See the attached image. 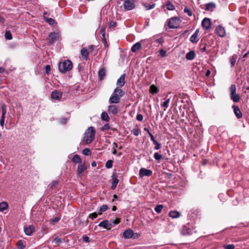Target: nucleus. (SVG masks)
I'll use <instances>...</instances> for the list:
<instances>
[{"label":"nucleus","mask_w":249,"mask_h":249,"mask_svg":"<svg viewBox=\"0 0 249 249\" xmlns=\"http://www.w3.org/2000/svg\"><path fill=\"white\" fill-rule=\"evenodd\" d=\"M124 92L119 87L115 88L110 97L108 102L110 104H118L121 98L124 95Z\"/></svg>","instance_id":"f257e3e1"},{"label":"nucleus","mask_w":249,"mask_h":249,"mask_svg":"<svg viewBox=\"0 0 249 249\" xmlns=\"http://www.w3.org/2000/svg\"><path fill=\"white\" fill-rule=\"evenodd\" d=\"M95 131L92 126L89 127L84 134V140L87 143L92 142L95 138Z\"/></svg>","instance_id":"f03ea898"},{"label":"nucleus","mask_w":249,"mask_h":249,"mask_svg":"<svg viewBox=\"0 0 249 249\" xmlns=\"http://www.w3.org/2000/svg\"><path fill=\"white\" fill-rule=\"evenodd\" d=\"M72 67V63L71 61L69 60H66L63 62L59 63L58 65L59 71L62 73H65L71 71Z\"/></svg>","instance_id":"7ed1b4c3"},{"label":"nucleus","mask_w":249,"mask_h":249,"mask_svg":"<svg viewBox=\"0 0 249 249\" xmlns=\"http://www.w3.org/2000/svg\"><path fill=\"white\" fill-rule=\"evenodd\" d=\"M123 237L125 239H135L139 237V234L138 233H135L132 230L128 229L123 232Z\"/></svg>","instance_id":"20e7f679"},{"label":"nucleus","mask_w":249,"mask_h":249,"mask_svg":"<svg viewBox=\"0 0 249 249\" xmlns=\"http://www.w3.org/2000/svg\"><path fill=\"white\" fill-rule=\"evenodd\" d=\"M59 38V34L58 33L52 32L49 35L48 38V45L53 44L55 42L57 41Z\"/></svg>","instance_id":"39448f33"},{"label":"nucleus","mask_w":249,"mask_h":249,"mask_svg":"<svg viewBox=\"0 0 249 249\" xmlns=\"http://www.w3.org/2000/svg\"><path fill=\"white\" fill-rule=\"evenodd\" d=\"M123 7L124 11L132 10L135 7L134 0H125L123 3Z\"/></svg>","instance_id":"423d86ee"},{"label":"nucleus","mask_w":249,"mask_h":249,"mask_svg":"<svg viewBox=\"0 0 249 249\" xmlns=\"http://www.w3.org/2000/svg\"><path fill=\"white\" fill-rule=\"evenodd\" d=\"M179 19L177 17H173L169 19L168 26L170 29H174L177 28L178 25Z\"/></svg>","instance_id":"0eeeda50"},{"label":"nucleus","mask_w":249,"mask_h":249,"mask_svg":"<svg viewBox=\"0 0 249 249\" xmlns=\"http://www.w3.org/2000/svg\"><path fill=\"white\" fill-rule=\"evenodd\" d=\"M152 175V171L151 170L144 168L140 169L139 171V177L142 178L144 176L150 177Z\"/></svg>","instance_id":"6e6552de"},{"label":"nucleus","mask_w":249,"mask_h":249,"mask_svg":"<svg viewBox=\"0 0 249 249\" xmlns=\"http://www.w3.org/2000/svg\"><path fill=\"white\" fill-rule=\"evenodd\" d=\"M98 226L100 227H103L107 230H110L111 228L113 227V224H111L110 221L105 220L101 222L98 224Z\"/></svg>","instance_id":"1a4fd4ad"},{"label":"nucleus","mask_w":249,"mask_h":249,"mask_svg":"<svg viewBox=\"0 0 249 249\" xmlns=\"http://www.w3.org/2000/svg\"><path fill=\"white\" fill-rule=\"evenodd\" d=\"M202 27L204 30H208L211 26V21L210 18H205L202 21Z\"/></svg>","instance_id":"9d476101"},{"label":"nucleus","mask_w":249,"mask_h":249,"mask_svg":"<svg viewBox=\"0 0 249 249\" xmlns=\"http://www.w3.org/2000/svg\"><path fill=\"white\" fill-rule=\"evenodd\" d=\"M24 231L27 235L30 236L35 231V228L34 226L31 225L27 227H24Z\"/></svg>","instance_id":"9b49d317"},{"label":"nucleus","mask_w":249,"mask_h":249,"mask_svg":"<svg viewBox=\"0 0 249 249\" xmlns=\"http://www.w3.org/2000/svg\"><path fill=\"white\" fill-rule=\"evenodd\" d=\"M63 93L57 90H54L51 93V97L52 99L59 100L62 96Z\"/></svg>","instance_id":"f8f14e48"},{"label":"nucleus","mask_w":249,"mask_h":249,"mask_svg":"<svg viewBox=\"0 0 249 249\" xmlns=\"http://www.w3.org/2000/svg\"><path fill=\"white\" fill-rule=\"evenodd\" d=\"M107 111L109 114L116 115L118 112V107L116 105H109L108 107Z\"/></svg>","instance_id":"ddd939ff"},{"label":"nucleus","mask_w":249,"mask_h":249,"mask_svg":"<svg viewBox=\"0 0 249 249\" xmlns=\"http://www.w3.org/2000/svg\"><path fill=\"white\" fill-rule=\"evenodd\" d=\"M217 34L220 37H224L226 36V32L224 28L221 25L218 26L216 28Z\"/></svg>","instance_id":"4468645a"},{"label":"nucleus","mask_w":249,"mask_h":249,"mask_svg":"<svg viewBox=\"0 0 249 249\" xmlns=\"http://www.w3.org/2000/svg\"><path fill=\"white\" fill-rule=\"evenodd\" d=\"M125 74H123L121 75L120 77L118 79L117 81L116 85L118 86V87H122L124 85L125 83Z\"/></svg>","instance_id":"2eb2a0df"},{"label":"nucleus","mask_w":249,"mask_h":249,"mask_svg":"<svg viewBox=\"0 0 249 249\" xmlns=\"http://www.w3.org/2000/svg\"><path fill=\"white\" fill-rule=\"evenodd\" d=\"M87 169V167L85 165V163H80L78 165L77 169V174L78 175H80L83 172H84Z\"/></svg>","instance_id":"dca6fc26"},{"label":"nucleus","mask_w":249,"mask_h":249,"mask_svg":"<svg viewBox=\"0 0 249 249\" xmlns=\"http://www.w3.org/2000/svg\"><path fill=\"white\" fill-rule=\"evenodd\" d=\"M81 54L84 59L87 60L89 58V52L86 48H83L81 50Z\"/></svg>","instance_id":"f3484780"},{"label":"nucleus","mask_w":249,"mask_h":249,"mask_svg":"<svg viewBox=\"0 0 249 249\" xmlns=\"http://www.w3.org/2000/svg\"><path fill=\"white\" fill-rule=\"evenodd\" d=\"M199 29H196L194 34L191 36L190 40L193 43H196L198 41L197 36L199 33Z\"/></svg>","instance_id":"a211bd4d"},{"label":"nucleus","mask_w":249,"mask_h":249,"mask_svg":"<svg viewBox=\"0 0 249 249\" xmlns=\"http://www.w3.org/2000/svg\"><path fill=\"white\" fill-rule=\"evenodd\" d=\"M232 107L233 108L234 114L237 118L238 119L241 118L242 116V114L238 107L234 105Z\"/></svg>","instance_id":"6ab92c4d"},{"label":"nucleus","mask_w":249,"mask_h":249,"mask_svg":"<svg viewBox=\"0 0 249 249\" xmlns=\"http://www.w3.org/2000/svg\"><path fill=\"white\" fill-rule=\"evenodd\" d=\"M106 71L105 68H102L98 71V77L100 80H103L106 75Z\"/></svg>","instance_id":"aec40b11"},{"label":"nucleus","mask_w":249,"mask_h":249,"mask_svg":"<svg viewBox=\"0 0 249 249\" xmlns=\"http://www.w3.org/2000/svg\"><path fill=\"white\" fill-rule=\"evenodd\" d=\"M191 232V230L188 227V226L185 225L183 226L181 230V233L184 235H189Z\"/></svg>","instance_id":"412c9836"},{"label":"nucleus","mask_w":249,"mask_h":249,"mask_svg":"<svg viewBox=\"0 0 249 249\" xmlns=\"http://www.w3.org/2000/svg\"><path fill=\"white\" fill-rule=\"evenodd\" d=\"M196 54L194 51H191L186 54V58L188 60H192L195 57Z\"/></svg>","instance_id":"4be33fe9"},{"label":"nucleus","mask_w":249,"mask_h":249,"mask_svg":"<svg viewBox=\"0 0 249 249\" xmlns=\"http://www.w3.org/2000/svg\"><path fill=\"white\" fill-rule=\"evenodd\" d=\"M142 47V44L140 42H138L134 44L131 48V51L132 52H136L139 50Z\"/></svg>","instance_id":"5701e85b"},{"label":"nucleus","mask_w":249,"mask_h":249,"mask_svg":"<svg viewBox=\"0 0 249 249\" xmlns=\"http://www.w3.org/2000/svg\"><path fill=\"white\" fill-rule=\"evenodd\" d=\"M112 178L113 179V180L112 182V185L111 186V189L114 190L116 188V187L119 182V180L117 178V177L115 176V175L112 176Z\"/></svg>","instance_id":"b1692460"},{"label":"nucleus","mask_w":249,"mask_h":249,"mask_svg":"<svg viewBox=\"0 0 249 249\" xmlns=\"http://www.w3.org/2000/svg\"><path fill=\"white\" fill-rule=\"evenodd\" d=\"M169 216L173 218H177L180 216V213L178 211H173L169 213Z\"/></svg>","instance_id":"393cba45"},{"label":"nucleus","mask_w":249,"mask_h":249,"mask_svg":"<svg viewBox=\"0 0 249 249\" xmlns=\"http://www.w3.org/2000/svg\"><path fill=\"white\" fill-rule=\"evenodd\" d=\"M9 207L7 202L3 201L0 203V211L2 212L7 210Z\"/></svg>","instance_id":"a878e982"},{"label":"nucleus","mask_w":249,"mask_h":249,"mask_svg":"<svg viewBox=\"0 0 249 249\" xmlns=\"http://www.w3.org/2000/svg\"><path fill=\"white\" fill-rule=\"evenodd\" d=\"M71 161L75 163H82V160L78 155L73 156Z\"/></svg>","instance_id":"bb28decb"},{"label":"nucleus","mask_w":249,"mask_h":249,"mask_svg":"<svg viewBox=\"0 0 249 249\" xmlns=\"http://www.w3.org/2000/svg\"><path fill=\"white\" fill-rule=\"evenodd\" d=\"M231 98L233 100L234 102H238L240 100V96L238 94L236 93L233 94H231Z\"/></svg>","instance_id":"cd10ccee"},{"label":"nucleus","mask_w":249,"mask_h":249,"mask_svg":"<svg viewBox=\"0 0 249 249\" xmlns=\"http://www.w3.org/2000/svg\"><path fill=\"white\" fill-rule=\"evenodd\" d=\"M205 9L207 11L212 10L213 8L215 7V4L213 2L207 3L205 5Z\"/></svg>","instance_id":"c85d7f7f"},{"label":"nucleus","mask_w":249,"mask_h":249,"mask_svg":"<svg viewBox=\"0 0 249 249\" xmlns=\"http://www.w3.org/2000/svg\"><path fill=\"white\" fill-rule=\"evenodd\" d=\"M108 209V207L107 205H103L102 206L100 207V209L98 211V214L101 215L102 214L103 212H105Z\"/></svg>","instance_id":"c756f323"},{"label":"nucleus","mask_w":249,"mask_h":249,"mask_svg":"<svg viewBox=\"0 0 249 249\" xmlns=\"http://www.w3.org/2000/svg\"><path fill=\"white\" fill-rule=\"evenodd\" d=\"M237 57L238 56L237 54H234L231 56L230 60L231 67H232L234 66Z\"/></svg>","instance_id":"7c9ffc66"},{"label":"nucleus","mask_w":249,"mask_h":249,"mask_svg":"<svg viewBox=\"0 0 249 249\" xmlns=\"http://www.w3.org/2000/svg\"><path fill=\"white\" fill-rule=\"evenodd\" d=\"M150 91L152 94H156L159 91L158 88L154 85H152L150 87Z\"/></svg>","instance_id":"2f4dec72"},{"label":"nucleus","mask_w":249,"mask_h":249,"mask_svg":"<svg viewBox=\"0 0 249 249\" xmlns=\"http://www.w3.org/2000/svg\"><path fill=\"white\" fill-rule=\"evenodd\" d=\"M101 118L103 120L108 122L109 120V117L108 114L106 112H103L101 114Z\"/></svg>","instance_id":"473e14b6"},{"label":"nucleus","mask_w":249,"mask_h":249,"mask_svg":"<svg viewBox=\"0 0 249 249\" xmlns=\"http://www.w3.org/2000/svg\"><path fill=\"white\" fill-rule=\"evenodd\" d=\"M166 8L169 10H173L175 9V6L171 3L170 1H167L166 4Z\"/></svg>","instance_id":"72a5a7b5"},{"label":"nucleus","mask_w":249,"mask_h":249,"mask_svg":"<svg viewBox=\"0 0 249 249\" xmlns=\"http://www.w3.org/2000/svg\"><path fill=\"white\" fill-rule=\"evenodd\" d=\"M5 37L7 40H11L12 39V35L10 31H6L5 33Z\"/></svg>","instance_id":"f704fd0d"},{"label":"nucleus","mask_w":249,"mask_h":249,"mask_svg":"<svg viewBox=\"0 0 249 249\" xmlns=\"http://www.w3.org/2000/svg\"><path fill=\"white\" fill-rule=\"evenodd\" d=\"M163 208V205L161 204L158 205L155 208V211L158 213L161 212L162 209Z\"/></svg>","instance_id":"c9c22d12"},{"label":"nucleus","mask_w":249,"mask_h":249,"mask_svg":"<svg viewBox=\"0 0 249 249\" xmlns=\"http://www.w3.org/2000/svg\"><path fill=\"white\" fill-rule=\"evenodd\" d=\"M58 182L59 181L57 180H54L52 181L48 185L49 189H50L53 188L54 186L57 184Z\"/></svg>","instance_id":"e433bc0d"},{"label":"nucleus","mask_w":249,"mask_h":249,"mask_svg":"<svg viewBox=\"0 0 249 249\" xmlns=\"http://www.w3.org/2000/svg\"><path fill=\"white\" fill-rule=\"evenodd\" d=\"M113 160H108L106 163V167L107 169H110L112 168L113 166Z\"/></svg>","instance_id":"4c0bfd02"},{"label":"nucleus","mask_w":249,"mask_h":249,"mask_svg":"<svg viewBox=\"0 0 249 249\" xmlns=\"http://www.w3.org/2000/svg\"><path fill=\"white\" fill-rule=\"evenodd\" d=\"M44 18L45 20L50 25H53L55 22V20L52 18H48L45 17Z\"/></svg>","instance_id":"58836bf2"},{"label":"nucleus","mask_w":249,"mask_h":249,"mask_svg":"<svg viewBox=\"0 0 249 249\" xmlns=\"http://www.w3.org/2000/svg\"><path fill=\"white\" fill-rule=\"evenodd\" d=\"M17 245L18 249H24L25 247V246L23 244L22 241L21 240L18 241Z\"/></svg>","instance_id":"ea45409f"},{"label":"nucleus","mask_w":249,"mask_h":249,"mask_svg":"<svg viewBox=\"0 0 249 249\" xmlns=\"http://www.w3.org/2000/svg\"><path fill=\"white\" fill-rule=\"evenodd\" d=\"M230 95L233 94V93H236V86L234 84H232L230 88Z\"/></svg>","instance_id":"a19ab883"},{"label":"nucleus","mask_w":249,"mask_h":249,"mask_svg":"<svg viewBox=\"0 0 249 249\" xmlns=\"http://www.w3.org/2000/svg\"><path fill=\"white\" fill-rule=\"evenodd\" d=\"M62 242V239L59 237H55L53 241V243L58 245Z\"/></svg>","instance_id":"79ce46f5"},{"label":"nucleus","mask_w":249,"mask_h":249,"mask_svg":"<svg viewBox=\"0 0 249 249\" xmlns=\"http://www.w3.org/2000/svg\"><path fill=\"white\" fill-rule=\"evenodd\" d=\"M121 222V218H116L115 220H110L111 224H113V227L116 225L119 224Z\"/></svg>","instance_id":"37998d69"},{"label":"nucleus","mask_w":249,"mask_h":249,"mask_svg":"<svg viewBox=\"0 0 249 249\" xmlns=\"http://www.w3.org/2000/svg\"><path fill=\"white\" fill-rule=\"evenodd\" d=\"M154 157L155 160H160L162 159V156L158 152L154 154Z\"/></svg>","instance_id":"c03bdc74"},{"label":"nucleus","mask_w":249,"mask_h":249,"mask_svg":"<svg viewBox=\"0 0 249 249\" xmlns=\"http://www.w3.org/2000/svg\"><path fill=\"white\" fill-rule=\"evenodd\" d=\"M82 153L85 155L88 156L90 154V149L88 148H86L83 150Z\"/></svg>","instance_id":"a18cd8bd"},{"label":"nucleus","mask_w":249,"mask_h":249,"mask_svg":"<svg viewBox=\"0 0 249 249\" xmlns=\"http://www.w3.org/2000/svg\"><path fill=\"white\" fill-rule=\"evenodd\" d=\"M110 128V126L109 124H106L101 127V130H102V131L107 130H109Z\"/></svg>","instance_id":"49530a36"},{"label":"nucleus","mask_w":249,"mask_h":249,"mask_svg":"<svg viewBox=\"0 0 249 249\" xmlns=\"http://www.w3.org/2000/svg\"><path fill=\"white\" fill-rule=\"evenodd\" d=\"M224 249H234L235 246L233 244L226 245L223 246Z\"/></svg>","instance_id":"de8ad7c7"},{"label":"nucleus","mask_w":249,"mask_h":249,"mask_svg":"<svg viewBox=\"0 0 249 249\" xmlns=\"http://www.w3.org/2000/svg\"><path fill=\"white\" fill-rule=\"evenodd\" d=\"M153 143L155 144V146L154 147V149L155 150H159L161 148L160 143L157 141H156V142H154Z\"/></svg>","instance_id":"09e8293b"},{"label":"nucleus","mask_w":249,"mask_h":249,"mask_svg":"<svg viewBox=\"0 0 249 249\" xmlns=\"http://www.w3.org/2000/svg\"><path fill=\"white\" fill-rule=\"evenodd\" d=\"M45 72L47 74L49 75L51 73V67L49 65H47L45 66Z\"/></svg>","instance_id":"8fccbe9b"},{"label":"nucleus","mask_w":249,"mask_h":249,"mask_svg":"<svg viewBox=\"0 0 249 249\" xmlns=\"http://www.w3.org/2000/svg\"><path fill=\"white\" fill-rule=\"evenodd\" d=\"M170 102V99H168L165 101H164L162 104V106L165 108H167L169 106V103Z\"/></svg>","instance_id":"3c124183"},{"label":"nucleus","mask_w":249,"mask_h":249,"mask_svg":"<svg viewBox=\"0 0 249 249\" xmlns=\"http://www.w3.org/2000/svg\"><path fill=\"white\" fill-rule=\"evenodd\" d=\"M67 118L65 117H63L59 119V122L62 124H65L67 123Z\"/></svg>","instance_id":"603ef678"},{"label":"nucleus","mask_w":249,"mask_h":249,"mask_svg":"<svg viewBox=\"0 0 249 249\" xmlns=\"http://www.w3.org/2000/svg\"><path fill=\"white\" fill-rule=\"evenodd\" d=\"M98 213L97 214L96 213H93L89 215V218L94 219L96 218L98 216Z\"/></svg>","instance_id":"864d4df0"},{"label":"nucleus","mask_w":249,"mask_h":249,"mask_svg":"<svg viewBox=\"0 0 249 249\" xmlns=\"http://www.w3.org/2000/svg\"><path fill=\"white\" fill-rule=\"evenodd\" d=\"M184 12L186 13H187L188 15L189 16H191L192 15V13L191 12V10L187 8H185L184 9Z\"/></svg>","instance_id":"5fc2aeb1"},{"label":"nucleus","mask_w":249,"mask_h":249,"mask_svg":"<svg viewBox=\"0 0 249 249\" xmlns=\"http://www.w3.org/2000/svg\"><path fill=\"white\" fill-rule=\"evenodd\" d=\"M1 111H2V114L6 115V105L3 104L1 106Z\"/></svg>","instance_id":"6e6d98bb"},{"label":"nucleus","mask_w":249,"mask_h":249,"mask_svg":"<svg viewBox=\"0 0 249 249\" xmlns=\"http://www.w3.org/2000/svg\"><path fill=\"white\" fill-rule=\"evenodd\" d=\"M140 132V129L138 128L133 129V133L134 135H135L136 136H138L139 135Z\"/></svg>","instance_id":"4d7b16f0"},{"label":"nucleus","mask_w":249,"mask_h":249,"mask_svg":"<svg viewBox=\"0 0 249 249\" xmlns=\"http://www.w3.org/2000/svg\"><path fill=\"white\" fill-rule=\"evenodd\" d=\"M83 240L86 243H88L90 241L89 238L87 235H84L82 237Z\"/></svg>","instance_id":"13d9d810"},{"label":"nucleus","mask_w":249,"mask_h":249,"mask_svg":"<svg viewBox=\"0 0 249 249\" xmlns=\"http://www.w3.org/2000/svg\"><path fill=\"white\" fill-rule=\"evenodd\" d=\"M160 54L162 57H164L166 55V52L163 49L160 50Z\"/></svg>","instance_id":"bf43d9fd"},{"label":"nucleus","mask_w":249,"mask_h":249,"mask_svg":"<svg viewBox=\"0 0 249 249\" xmlns=\"http://www.w3.org/2000/svg\"><path fill=\"white\" fill-rule=\"evenodd\" d=\"M155 4H153L152 5L149 4L147 5H145V8H146V10H150V9L154 8L155 7Z\"/></svg>","instance_id":"052dcab7"},{"label":"nucleus","mask_w":249,"mask_h":249,"mask_svg":"<svg viewBox=\"0 0 249 249\" xmlns=\"http://www.w3.org/2000/svg\"><path fill=\"white\" fill-rule=\"evenodd\" d=\"M143 116L141 114H139L136 116V119L139 121H142L143 120Z\"/></svg>","instance_id":"680f3d73"},{"label":"nucleus","mask_w":249,"mask_h":249,"mask_svg":"<svg viewBox=\"0 0 249 249\" xmlns=\"http://www.w3.org/2000/svg\"><path fill=\"white\" fill-rule=\"evenodd\" d=\"M203 45H200V51L203 53V52H204L206 51V44H204L203 45V46H202Z\"/></svg>","instance_id":"e2e57ef3"},{"label":"nucleus","mask_w":249,"mask_h":249,"mask_svg":"<svg viewBox=\"0 0 249 249\" xmlns=\"http://www.w3.org/2000/svg\"><path fill=\"white\" fill-rule=\"evenodd\" d=\"M148 134L149 135L150 139L153 143L156 142V140H155L154 136L150 132V131H148Z\"/></svg>","instance_id":"0e129e2a"},{"label":"nucleus","mask_w":249,"mask_h":249,"mask_svg":"<svg viewBox=\"0 0 249 249\" xmlns=\"http://www.w3.org/2000/svg\"><path fill=\"white\" fill-rule=\"evenodd\" d=\"M100 33L101 35H105L106 34V29L104 27H101L100 28Z\"/></svg>","instance_id":"69168bd1"},{"label":"nucleus","mask_w":249,"mask_h":249,"mask_svg":"<svg viewBox=\"0 0 249 249\" xmlns=\"http://www.w3.org/2000/svg\"><path fill=\"white\" fill-rule=\"evenodd\" d=\"M60 220V218L58 217H54L53 219L52 220V221L53 223H57Z\"/></svg>","instance_id":"338daca9"},{"label":"nucleus","mask_w":249,"mask_h":249,"mask_svg":"<svg viewBox=\"0 0 249 249\" xmlns=\"http://www.w3.org/2000/svg\"><path fill=\"white\" fill-rule=\"evenodd\" d=\"M156 42L157 43H158L159 44H162L163 42V39L162 38H158V39H157L156 40H155Z\"/></svg>","instance_id":"774afa93"}]
</instances>
